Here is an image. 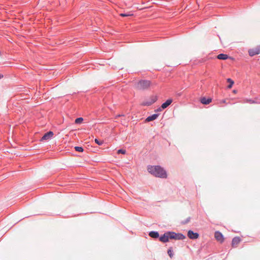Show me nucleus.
I'll list each match as a JSON object with an SVG mask.
<instances>
[{
    "instance_id": "nucleus-8",
    "label": "nucleus",
    "mask_w": 260,
    "mask_h": 260,
    "mask_svg": "<svg viewBox=\"0 0 260 260\" xmlns=\"http://www.w3.org/2000/svg\"><path fill=\"white\" fill-rule=\"evenodd\" d=\"M53 136V133L51 131H49L47 133L45 134V135L43 136L41 139L42 141L44 140H48L52 138Z\"/></svg>"
},
{
    "instance_id": "nucleus-4",
    "label": "nucleus",
    "mask_w": 260,
    "mask_h": 260,
    "mask_svg": "<svg viewBox=\"0 0 260 260\" xmlns=\"http://www.w3.org/2000/svg\"><path fill=\"white\" fill-rule=\"evenodd\" d=\"M249 55L251 56L257 55L260 53V46L255 48L249 49L248 51Z\"/></svg>"
},
{
    "instance_id": "nucleus-26",
    "label": "nucleus",
    "mask_w": 260,
    "mask_h": 260,
    "mask_svg": "<svg viewBox=\"0 0 260 260\" xmlns=\"http://www.w3.org/2000/svg\"><path fill=\"white\" fill-rule=\"evenodd\" d=\"M149 84H150V83H149V82L147 81V86H148V85H149Z\"/></svg>"
},
{
    "instance_id": "nucleus-21",
    "label": "nucleus",
    "mask_w": 260,
    "mask_h": 260,
    "mask_svg": "<svg viewBox=\"0 0 260 260\" xmlns=\"http://www.w3.org/2000/svg\"><path fill=\"white\" fill-rule=\"evenodd\" d=\"M117 153H122V154H124L126 153V151L125 150H123V149H119L118 150Z\"/></svg>"
},
{
    "instance_id": "nucleus-28",
    "label": "nucleus",
    "mask_w": 260,
    "mask_h": 260,
    "mask_svg": "<svg viewBox=\"0 0 260 260\" xmlns=\"http://www.w3.org/2000/svg\"><path fill=\"white\" fill-rule=\"evenodd\" d=\"M3 77V75L0 74V79L2 78Z\"/></svg>"
},
{
    "instance_id": "nucleus-12",
    "label": "nucleus",
    "mask_w": 260,
    "mask_h": 260,
    "mask_svg": "<svg viewBox=\"0 0 260 260\" xmlns=\"http://www.w3.org/2000/svg\"><path fill=\"white\" fill-rule=\"evenodd\" d=\"M158 116V114H154L152 115L151 116H149L147 117V122L153 121L155 119H156Z\"/></svg>"
},
{
    "instance_id": "nucleus-2",
    "label": "nucleus",
    "mask_w": 260,
    "mask_h": 260,
    "mask_svg": "<svg viewBox=\"0 0 260 260\" xmlns=\"http://www.w3.org/2000/svg\"><path fill=\"white\" fill-rule=\"evenodd\" d=\"M185 236L181 234H176L174 232H167L165 233L159 238V240L162 242H167L169 239H184Z\"/></svg>"
},
{
    "instance_id": "nucleus-27",
    "label": "nucleus",
    "mask_w": 260,
    "mask_h": 260,
    "mask_svg": "<svg viewBox=\"0 0 260 260\" xmlns=\"http://www.w3.org/2000/svg\"><path fill=\"white\" fill-rule=\"evenodd\" d=\"M222 103H225V100H223V101H222Z\"/></svg>"
},
{
    "instance_id": "nucleus-6",
    "label": "nucleus",
    "mask_w": 260,
    "mask_h": 260,
    "mask_svg": "<svg viewBox=\"0 0 260 260\" xmlns=\"http://www.w3.org/2000/svg\"><path fill=\"white\" fill-rule=\"evenodd\" d=\"M215 239L220 243H222L224 241V238L222 234L219 232H216L215 233Z\"/></svg>"
},
{
    "instance_id": "nucleus-14",
    "label": "nucleus",
    "mask_w": 260,
    "mask_h": 260,
    "mask_svg": "<svg viewBox=\"0 0 260 260\" xmlns=\"http://www.w3.org/2000/svg\"><path fill=\"white\" fill-rule=\"evenodd\" d=\"M219 59L225 60L228 58L229 56L227 54H219L217 56Z\"/></svg>"
},
{
    "instance_id": "nucleus-1",
    "label": "nucleus",
    "mask_w": 260,
    "mask_h": 260,
    "mask_svg": "<svg viewBox=\"0 0 260 260\" xmlns=\"http://www.w3.org/2000/svg\"><path fill=\"white\" fill-rule=\"evenodd\" d=\"M147 170L156 177L162 178H166L167 177L166 171L159 166H149L147 168Z\"/></svg>"
},
{
    "instance_id": "nucleus-10",
    "label": "nucleus",
    "mask_w": 260,
    "mask_h": 260,
    "mask_svg": "<svg viewBox=\"0 0 260 260\" xmlns=\"http://www.w3.org/2000/svg\"><path fill=\"white\" fill-rule=\"evenodd\" d=\"M157 98L155 95H153L150 97L149 101H147V105H151L157 101Z\"/></svg>"
},
{
    "instance_id": "nucleus-18",
    "label": "nucleus",
    "mask_w": 260,
    "mask_h": 260,
    "mask_svg": "<svg viewBox=\"0 0 260 260\" xmlns=\"http://www.w3.org/2000/svg\"><path fill=\"white\" fill-rule=\"evenodd\" d=\"M75 149L76 151H78V152H83V148L82 147L76 146V147H75Z\"/></svg>"
},
{
    "instance_id": "nucleus-19",
    "label": "nucleus",
    "mask_w": 260,
    "mask_h": 260,
    "mask_svg": "<svg viewBox=\"0 0 260 260\" xmlns=\"http://www.w3.org/2000/svg\"><path fill=\"white\" fill-rule=\"evenodd\" d=\"M120 15L122 17H125V16H132L133 14L128 13H121Z\"/></svg>"
},
{
    "instance_id": "nucleus-16",
    "label": "nucleus",
    "mask_w": 260,
    "mask_h": 260,
    "mask_svg": "<svg viewBox=\"0 0 260 260\" xmlns=\"http://www.w3.org/2000/svg\"><path fill=\"white\" fill-rule=\"evenodd\" d=\"M244 103H249L251 104H255L256 102L251 99H245L244 100Z\"/></svg>"
},
{
    "instance_id": "nucleus-3",
    "label": "nucleus",
    "mask_w": 260,
    "mask_h": 260,
    "mask_svg": "<svg viewBox=\"0 0 260 260\" xmlns=\"http://www.w3.org/2000/svg\"><path fill=\"white\" fill-rule=\"evenodd\" d=\"M146 87V82L144 80L140 81L135 85V88L138 90H144Z\"/></svg>"
},
{
    "instance_id": "nucleus-13",
    "label": "nucleus",
    "mask_w": 260,
    "mask_h": 260,
    "mask_svg": "<svg viewBox=\"0 0 260 260\" xmlns=\"http://www.w3.org/2000/svg\"><path fill=\"white\" fill-rule=\"evenodd\" d=\"M149 235L151 237L153 238H158V237H159L158 233L157 232H154V231L150 232L149 233Z\"/></svg>"
},
{
    "instance_id": "nucleus-5",
    "label": "nucleus",
    "mask_w": 260,
    "mask_h": 260,
    "mask_svg": "<svg viewBox=\"0 0 260 260\" xmlns=\"http://www.w3.org/2000/svg\"><path fill=\"white\" fill-rule=\"evenodd\" d=\"M187 236L190 239H197L199 238V235L197 233H194L192 231L189 230L188 231Z\"/></svg>"
},
{
    "instance_id": "nucleus-20",
    "label": "nucleus",
    "mask_w": 260,
    "mask_h": 260,
    "mask_svg": "<svg viewBox=\"0 0 260 260\" xmlns=\"http://www.w3.org/2000/svg\"><path fill=\"white\" fill-rule=\"evenodd\" d=\"M94 141L99 145H101L103 144V141H100L97 139H95Z\"/></svg>"
},
{
    "instance_id": "nucleus-23",
    "label": "nucleus",
    "mask_w": 260,
    "mask_h": 260,
    "mask_svg": "<svg viewBox=\"0 0 260 260\" xmlns=\"http://www.w3.org/2000/svg\"><path fill=\"white\" fill-rule=\"evenodd\" d=\"M189 220H190V217H188V218H187V219L186 220V221H182V223H183V224H185V223H187V222L189 221Z\"/></svg>"
},
{
    "instance_id": "nucleus-11",
    "label": "nucleus",
    "mask_w": 260,
    "mask_h": 260,
    "mask_svg": "<svg viewBox=\"0 0 260 260\" xmlns=\"http://www.w3.org/2000/svg\"><path fill=\"white\" fill-rule=\"evenodd\" d=\"M211 98H209V99H206V98L204 97V98H202L201 99V102L203 104H204V105H208L211 102Z\"/></svg>"
},
{
    "instance_id": "nucleus-7",
    "label": "nucleus",
    "mask_w": 260,
    "mask_h": 260,
    "mask_svg": "<svg viewBox=\"0 0 260 260\" xmlns=\"http://www.w3.org/2000/svg\"><path fill=\"white\" fill-rule=\"evenodd\" d=\"M172 102H173V100L171 99H169L167 100L164 103H163L161 105V107L159 108L158 109V110L161 111V109H164L166 108L169 105H171V104L172 103Z\"/></svg>"
},
{
    "instance_id": "nucleus-17",
    "label": "nucleus",
    "mask_w": 260,
    "mask_h": 260,
    "mask_svg": "<svg viewBox=\"0 0 260 260\" xmlns=\"http://www.w3.org/2000/svg\"><path fill=\"white\" fill-rule=\"evenodd\" d=\"M83 118L80 117V118H78L76 119L75 122L76 124L80 123L83 121Z\"/></svg>"
},
{
    "instance_id": "nucleus-24",
    "label": "nucleus",
    "mask_w": 260,
    "mask_h": 260,
    "mask_svg": "<svg viewBox=\"0 0 260 260\" xmlns=\"http://www.w3.org/2000/svg\"><path fill=\"white\" fill-rule=\"evenodd\" d=\"M120 116H123V115H117L116 116V118H117V117H120Z\"/></svg>"
},
{
    "instance_id": "nucleus-22",
    "label": "nucleus",
    "mask_w": 260,
    "mask_h": 260,
    "mask_svg": "<svg viewBox=\"0 0 260 260\" xmlns=\"http://www.w3.org/2000/svg\"><path fill=\"white\" fill-rule=\"evenodd\" d=\"M168 253L169 255L170 256V257H172L173 254V252L171 249L168 250Z\"/></svg>"
},
{
    "instance_id": "nucleus-25",
    "label": "nucleus",
    "mask_w": 260,
    "mask_h": 260,
    "mask_svg": "<svg viewBox=\"0 0 260 260\" xmlns=\"http://www.w3.org/2000/svg\"><path fill=\"white\" fill-rule=\"evenodd\" d=\"M233 92L235 94L237 93V90H234L233 91Z\"/></svg>"
},
{
    "instance_id": "nucleus-9",
    "label": "nucleus",
    "mask_w": 260,
    "mask_h": 260,
    "mask_svg": "<svg viewBox=\"0 0 260 260\" xmlns=\"http://www.w3.org/2000/svg\"><path fill=\"white\" fill-rule=\"evenodd\" d=\"M241 241L240 237H236L232 240V245L233 247H237Z\"/></svg>"
},
{
    "instance_id": "nucleus-15",
    "label": "nucleus",
    "mask_w": 260,
    "mask_h": 260,
    "mask_svg": "<svg viewBox=\"0 0 260 260\" xmlns=\"http://www.w3.org/2000/svg\"><path fill=\"white\" fill-rule=\"evenodd\" d=\"M227 81L230 83V84L228 85V87L229 88H231L232 87V86L233 85L234 82L233 80H232L230 78L227 79Z\"/></svg>"
}]
</instances>
